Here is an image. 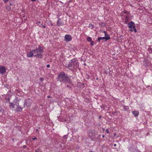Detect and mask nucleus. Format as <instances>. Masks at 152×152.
Segmentation results:
<instances>
[{"instance_id":"a19ab883","label":"nucleus","mask_w":152,"mask_h":152,"mask_svg":"<svg viewBox=\"0 0 152 152\" xmlns=\"http://www.w3.org/2000/svg\"><path fill=\"white\" fill-rule=\"evenodd\" d=\"M84 84L83 83L82 84V86H82L83 87H84Z\"/></svg>"},{"instance_id":"5701e85b","label":"nucleus","mask_w":152,"mask_h":152,"mask_svg":"<svg viewBox=\"0 0 152 152\" xmlns=\"http://www.w3.org/2000/svg\"><path fill=\"white\" fill-rule=\"evenodd\" d=\"M90 42H91L90 44H91V45L93 46L94 45V42L92 40Z\"/></svg>"},{"instance_id":"7c9ffc66","label":"nucleus","mask_w":152,"mask_h":152,"mask_svg":"<svg viewBox=\"0 0 152 152\" xmlns=\"http://www.w3.org/2000/svg\"><path fill=\"white\" fill-rule=\"evenodd\" d=\"M4 2V3H7L8 2V0H3Z\"/></svg>"},{"instance_id":"58836bf2","label":"nucleus","mask_w":152,"mask_h":152,"mask_svg":"<svg viewBox=\"0 0 152 152\" xmlns=\"http://www.w3.org/2000/svg\"><path fill=\"white\" fill-rule=\"evenodd\" d=\"M113 136H115L116 135V133H113Z\"/></svg>"},{"instance_id":"0eeeda50","label":"nucleus","mask_w":152,"mask_h":152,"mask_svg":"<svg viewBox=\"0 0 152 152\" xmlns=\"http://www.w3.org/2000/svg\"><path fill=\"white\" fill-rule=\"evenodd\" d=\"M65 40L67 42L71 41L72 39V37L69 34H66L65 36Z\"/></svg>"},{"instance_id":"49530a36","label":"nucleus","mask_w":152,"mask_h":152,"mask_svg":"<svg viewBox=\"0 0 152 152\" xmlns=\"http://www.w3.org/2000/svg\"><path fill=\"white\" fill-rule=\"evenodd\" d=\"M104 137H105V136H104V135H103L102 136V137L103 138H104Z\"/></svg>"},{"instance_id":"2f4dec72","label":"nucleus","mask_w":152,"mask_h":152,"mask_svg":"<svg viewBox=\"0 0 152 152\" xmlns=\"http://www.w3.org/2000/svg\"><path fill=\"white\" fill-rule=\"evenodd\" d=\"M26 148V145H23V148L24 149Z\"/></svg>"},{"instance_id":"79ce46f5","label":"nucleus","mask_w":152,"mask_h":152,"mask_svg":"<svg viewBox=\"0 0 152 152\" xmlns=\"http://www.w3.org/2000/svg\"><path fill=\"white\" fill-rule=\"evenodd\" d=\"M101 118H102L101 116H99V119Z\"/></svg>"},{"instance_id":"a878e982","label":"nucleus","mask_w":152,"mask_h":152,"mask_svg":"<svg viewBox=\"0 0 152 152\" xmlns=\"http://www.w3.org/2000/svg\"><path fill=\"white\" fill-rule=\"evenodd\" d=\"M59 16V15L58 16V15H57V16L58 17V20L57 21H60L61 20V19L60 18Z\"/></svg>"},{"instance_id":"6e6d98bb","label":"nucleus","mask_w":152,"mask_h":152,"mask_svg":"<svg viewBox=\"0 0 152 152\" xmlns=\"http://www.w3.org/2000/svg\"><path fill=\"white\" fill-rule=\"evenodd\" d=\"M148 134H149V133H147V135Z\"/></svg>"},{"instance_id":"1a4fd4ad","label":"nucleus","mask_w":152,"mask_h":152,"mask_svg":"<svg viewBox=\"0 0 152 152\" xmlns=\"http://www.w3.org/2000/svg\"><path fill=\"white\" fill-rule=\"evenodd\" d=\"M123 15L124 16V23L126 24H127L130 21L129 18L130 16H129V15Z\"/></svg>"},{"instance_id":"20e7f679","label":"nucleus","mask_w":152,"mask_h":152,"mask_svg":"<svg viewBox=\"0 0 152 152\" xmlns=\"http://www.w3.org/2000/svg\"><path fill=\"white\" fill-rule=\"evenodd\" d=\"M32 102L31 99L30 98H28L26 100H25L23 107H29L31 106Z\"/></svg>"},{"instance_id":"a18cd8bd","label":"nucleus","mask_w":152,"mask_h":152,"mask_svg":"<svg viewBox=\"0 0 152 152\" xmlns=\"http://www.w3.org/2000/svg\"><path fill=\"white\" fill-rule=\"evenodd\" d=\"M31 1H36V0H31Z\"/></svg>"},{"instance_id":"052dcab7","label":"nucleus","mask_w":152,"mask_h":152,"mask_svg":"<svg viewBox=\"0 0 152 152\" xmlns=\"http://www.w3.org/2000/svg\"><path fill=\"white\" fill-rule=\"evenodd\" d=\"M96 79H98V78H96Z\"/></svg>"},{"instance_id":"c9c22d12","label":"nucleus","mask_w":152,"mask_h":152,"mask_svg":"<svg viewBox=\"0 0 152 152\" xmlns=\"http://www.w3.org/2000/svg\"><path fill=\"white\" fill-rule=\"evenodd\" d=\"M41 23L40 21H38V22H36V24H39Z\"/></svg>"},{"instance_id":"6ab92c4d","label":"nucleus","mask_w":152,"mask_h":152,"mask_svg":"<svg viewBox=\"0 0 152 152\" xmlns=\"http://www.w3.org/2000/svg\"><path fill=\"white\" fill-rule=\"evenodd\" d=\"M6 9L9 11L11 10V8L10 6V5H7L6 6Z\"/></svg>"},{"instance_id":"72a5a7b5","label":"nucleus","mask_w":152,"mask_h":152,"mask_svg":"<svg viewBox=\"0 0 152 152\" xmlns=\"http://www.w3.org/2000/svg\"><path fill=\"white\" fill-rule=\"evenodd\" d=\"M46 67L47 68H49L50 67V65L49 64L47 65Z\"/></svg>"},{"instance_id":"37998d69","label":"nucleus","mask_w":152,"mask_h":152,"mask_svg":"<svg viewBox=\"0 0 152 152\" xmlns=\"http://www.w3.org/2000/svg\"><path fill=\"white\" fill-rule=\"evenodd\" d=\"M116 144H114V147H115V146H116Z\"/></svg>"},{"instance_id":"7ed1b4c3","label":"nucleus","mask_w":152,"mask_h":152,"mask_svg":"<svg viewBox=\"0 0 152 152\" xmlns=\"http://www.w3.org/2000/svg\"><path fill=\"white\" fill-rule=\"evenodd\" d=\"M68 67H73V68H78L79 67V63L76 58H73L70 60L68 65Z\"/></svg>"},{"instance_id":"ddd939ff","label":"nucleus","mask_w":152,"mask_h":152,"mask_svg":"<svg viewBox=\"0 0 152 152\" xmlns=\"http://www.w3.org/2000/svg\"><path fill=\"white\" fill-rule=\"evenodd\" d=\"M122 14H124V15H129V16L130 15V14L129 12L127 11L126 10H124L122 12Z\"/></svg>"},{"instance_id":"ea45409f","label":"nucleus","mask_w":152,"mask_h":152,"mask_svg":"<svg viewBox=\"0 0 152 152\" xmlns=\"http://www.w3.org/2000/svg\"><path fill=\"white\" fill-rule=\"evenodd\" d=\"M50 96L49 95L48 96L47 98H50Z\"/></svg>"},{"instance_id":"de8ad7c7","label":"nucleus","mask_w":152,"mask_h":152,"mask_svg":"<svg viewBox=\"0 0 152 152\" xmlns=\"http://www.w3.org/2000/svg\"><path fill=\"white\" fill-rule=\"evenodd\" d=\"M8 101L9 102H10V98H8Z\"/></svg>"},{"instance_id":"c85d7f7f","label":"nucleus","mask_w":152,"mask_h":152,"mask_svg":"<svg viewBox=\"0 0 152 152\" xmlns=\"http://www.w3.org/2000/svg\"><path fill=\"white\" fill-rule=\"evenodd\" d=\"M44 78H43L42 77H41L40 78V80L42 82V81H43L44 80Z\"/></svg>"},{"instance_id":"8fccbe9b","label":"nucleus","mask_w":152,"mask_h":152,"mask_svg":"<svg viewBox=\"0 0 152 152\" xmlns=\"http://www.w3.org/2000/svg\"><path fill=\"white\" fill-rule=\"evenodd\" d=\"M11 5H12V4H11V3H10V5H10V6H11Z\"/></svg>"},{"instance_id":"f257e3e1","label":"nucleus","mask_w":152,"mask_h":152,"mask_svg":"<svg viewBox=\"0 0 152 152\" xmlns=\"http://www.w3.org/2000/svg\"><path fill=\"white\" fill-rule=\"evenodd\" d=\"M57 81L61 83H69L70 84L72 83L71 79L64 72H60L57 77Z\"/></svg>"},{"instance_id":"13d9d810","label":"nucleus","mask_w":152,"mask_h":152,"mask_svg":"<svg viewBox=\"0 0 152 152\" xmlns=\"http://www.w3.org/2000/svg\"><path fill=\"white\" fill-rule=\"evenodd\" d=\"M84 65H86V64H84Z\"/></svg>"},{"instance_id":"5fc2aeb1","label":"nucleus","mask_w":152,"mask_h":152,"mask_svg":"<svg viewBox=\"0 0 152 152\" xmlns=\"http://www.w3.org/2000/svg\"><path fill=\"white\" fill-rule=\"evenodd\" d=\"M14 139H12V141H14Z\"/></svg>"},{"instance_id":"4d7b16f0","label":"nucleus","mask_w":152,"mask_h":152,"mask_svg":"<svg viewBox=\"0 0 152 152\" xmlns=\"http://www.w3.org/2000/svg\"><path fill=\"white\" fill-rule=\"evenodd\" d=\"M104 146H102V148H103V147H104Z\"/></svg>"},{"instance_id":"f704fd0d","label":"nucleus","mask_w":152,"mask_h":152,"mask_svg":"<svg viewBox=\"0 0 152 152\" xmlns=\"http://www.w3.org/2000/svg\"><path fill=\"white\" fill-rule=\"evenodd\" d=\"M67 87H69L70 88H71V87H72L70 86V85H67Z\"/></svg>"},{"instance_id":"473e14b6","label":"nucleus","mask_w":152,"mask_h":152,"mask_svg":"<svg viewBox=\"0 0 152 152\" xmlns=\"http://www.w3.org/2000/svg\"><path fill=\"white\" fill-rule=\"evenodd\" d=\"M133 28H130L129 29V30L130 31H133Z\"/></svg>"},{"instance_id":"b1692460","label":"nucleus","mask_w":152,"mask_h":152,"mask_svg":"<svg viewBox=\"0 0 152 152\" xmlns=\"http://www.w3.org/2000/svg\"><path fill=\"white\" fill-rule=\"evenodd\" d=\"M148 50L149 52H151L152 51V48H149L148 49Z\"/></svg>"},{"instance_id":"6e6552de","label":"nucleus","mask_w":152,"mask_h":152,"mask_svg":"<svg viewBox=\"0 0 152 152\" xmlns=\"http://www.w3.org/2000/svg\"><path fill=\"white\" fill-rule=\"evenodd\" d=\"M6 71V69L4 66H0V74H4Z\"/></svg>"},{"instance_id":"c03bdc74","label":"nucleus","mask_w":152,"mask_h":152,"mask_svg":"<svg viewBox=\"0 0 152 152\" xmlns=\"http://www.w3.org/2000/svg\"><path fill=\"white\" fill-rule=\"evenodd\" d=\"M42 27H43V28H45L46 27V26H43V25Z\"/></svg>"},{"instance_id":"412c9836","label":"nucleus","mask_w":152,"mask_h":152,"mask_svg":"<svg viewBox=\"0 0 152 152\" xmlns=\"http://www.w3.org/2000/svg\"><path fill=\"white\" fill-rule=\"evenodd\" d=\"M35 152H42V151L40 149L38 148L35 151Z\"/></svg>"},{"instance_id":"9d476101","label":"nucleus","mask_w":152,"mask_h":152,"mask_svg":"<svg viewBox=\"0 0 152 152\" xmlns=\"http://www.w3.org/2000/svg\"><path fill=\"white\" fill-rule=\"evenodd\" d=\"M134 26H135V24L134 22L132 21H131L128 24V26L129 28H133Z\"/></svg>"},{"instance_id":"f3484780","label":"nucleus","mask_w":152,"mask_h":152,"mask_svg":"<svg viewBox=\"0 0 152 152\" xmlns=\"http://www.w3.org/2000/svg\"><path fill=\"white\" fill-rule=\"evenodd\" d=\"M99 26H101L102 27H105L106 26V24L104 22L99 23Z\"/></svg>"},{"instance_id":"393cba45","label":"nucleus","mask_w":152,"mask_h":152,"mask_svg":"<svg viewBox=\"0 0 152 152\" xmlns=\"http://www.w3.org/2000/svg\"><path fill=\"white\" fill-rule=\"evenodd\" d=\"M133 28V31H134V33H136L137 32V30L135 28V26H134V27Z\"/></svg>"},{"instance_id":"cd10ccee","label":"nucleus","mask_w":152,"mask_h":152,"mask_svg":"<svg viewBox=\"0 0 152 152\" xmlns=\"http://www.w3.org/2000/svg\"><path fill=\"white\" fill-rule=\"evenodd\" d=\"M106 132L108 134L109 133V131L108 129H107L106 130Z\"/></svg>"},{"instance_id":"3c124183","label":"nucleus","mask_w":152,"mask_h":152,"mask_svg":"<svg viewBox=\"0 0 152 152\" xmlns=\"http://www.w3.org/2000/svg\"><path fill=\"white\" fill-rule=\"evenodd\" d=\"M51 26H52L53 25V24L52 23H51Z\"/></svg>"},{"instance_id":"4be33fe9","label":"nucleus","mask_w":152,"mask_h":152,"mask_svg":"<svg viewBox=\"0 0 152 152\" xmlns=\"http://www.w3.org/2000/svg\"><path fill=\"white\" fill-rule=\"evenodd\" d=\"M89 27H91V28H94V25H92L91 23L89 24Z\"/></svg>"},{"instance_id":"f8f14e48","label":"nucleus","mask_w":152,"mask_h":152,"mask_svg":"<svg viewBox=\"0 0 152 152\" xmlns=\"http://www.w3.org/2000/svg\"><path fill=\"white\" fill-rule=\"evenodd\" d=\"M27 57L29 58H31L33 56H34V55L33 54V53L32 52L31 50L29 52L27 53Z\"/></svg>"},{"instance_id":"dca6fc26","label":"nucleus","mask_w":152,"mask_h":152,"mask_svg":"<svg viewBox=\"0 0 152 152\" xmlns=\"http://www.w3.org/2000/svg\"><path fill=\"white\" fill-rule=\"evenodd\" d=\"M10 103V105H9V107L10 108H15V106L11 102H9Z\"/></svg>"},{"instance_id":"f03ea898","label":"nucleus","mask_w":152,"mask_h":152,"mask_svg":"<svg viewBox=\"0 0 152 152\" xmlns=\"http://www.w3.org/2000/svg\"><path fill=\"white\" fill-rule=\"evenodd\" d=\"M34 56L39 58H42L43 57L42 54L44 52V47L40 45H39L38 48H36L35 49L31 50Z\"/></svg>"},{"instance_id":"4c0bfd02","label":"nucleus","mask_w":152,"mask_h":152,"mask_svg":"<svg viewBox=\"0 0 152 152\" xmlns=\"http://www.w3.org/2000/svg\"><path fill=\"white\" fill-rule=\"evenodd\" d=\"M36 133H37V132H39V130H38V129H37L36 130Z\"/></svg>"},{"instance_id":"4468645a","label":"nucleus","mask_w":152,"mask_h":152,"mask_svg":"<svg viewBox=\"0 0 152 152\" xmlns=\"http://www.w3.org/2000/svg\"><path fill=\"white\" fill-rule=\"evenodd\" d=\"M132 113L135 117L138 116L139 114V112L137 111H133Z\"/></svg>"},{"instance_id":"39448f33","label":"nucleus","mask_w":152,"mask_h":152,"mask_svg":"<svg viewBox=\"0 0 152 152\" xmlns=\"http://www.w3.org/2000/svg\"><path fill=\"white\" fill-rule=\"evenodd\" d=\"M17 106V108L15 110L16 112H20L22 111L23 107L20 106L19 103H17L15 104Z\"/></svg>"},{"instance_id":"2eb2a0df","label":"nucleus","mask_w":152,"mask_h":152,"mask_svg":"<svg viewBox=\"0 0 152 152\" xmlns=\"http://www.w3.org/2000/svg\"><path fill=\"white\" fill-rule=\"evenodd\" d=\"M123 109L124 110L128 111L129 110V108L128 106H126L124 105H123Z\"/></svg>"},{"instance_id":"a211bd4d","label":"nucleus","mask_w":152,"mask_h":152,"mask_svg":"<svg viewBox=\"0 0 152 152\" xmlns=\"http://www.w3.org/2000/svg\"><path fill=\"white\" fill-rule=\"evenodd\" d=\"M63 25V23L61 22L60 21H57V26H59L61 25Z\"/></svg>"},{"instance_id":"864d4df0","label":"nucleus","mask_w":152,"mask_h":152,"mask_svg":"<svg viewBox=\"0 0 152 152\" xmlns=\"http://www.w3.org/2000/svg\"><path fill=\"white\" fill-rule=\"evenodd\" d=\"M94 152V151H89V152Z\"/></svg>"},{"instance_id":"aec40b11","label":"nucleus","mask_w":152,"mask_h":152,"mask_svg":"<svg viewBox=\"0 0 152 152\" xmlns=\"http://www.w3.org/2000/svg\"><path fill=\"white\" fill-rule=\"evenodd\" d=\"M87 40L89 42H90L92 40L91 38L90 37H88L87 39Z\"/></svg>"},{"instance_id":"bb28decb","label":"nucleus","mask_w":152,"mask_h":152,"mask_svg":"<svg viewBox=\"0 0 152 152\" xmlns=\"http://www.w3.org/2000/svg\"><path fill=\"white\" fill-rule=\"evenodd\" d=\"M104 32L105 33V37H107V36H109L107 34L106 32L105 31H104Z\"/></svg>"},{"instance_id":"bf43d9fd","label":"nucleus","mask_w":152,"mask_h":152,"mask_svg":"<svg viewBox=\"0 0 152 152\" xmlns=\"http://www.w3.org/2000/svg\"><path fill=\"white\" fill-rule=\"evenodd\" d=\"M38 128V129H40V127H39Z\"/></svg>"},{"instance_id":"603ef678","label":"nucleus","mask_w":152,"mask_h":152,"mask_svg":"<svg viewBox=\"0 0 152 152\" xmlns=\"http://www.w3.org/2000/svg\"><path fill=\"white\" fill-rule=\"evenodd\" d=\"M1 111H2V112H4V110H1Z\"/></svg>"},{"instance_id":"423d86ee","label":"nucleus","mask_w":152,"mask_h":152,"mask_svg":"<svg viewBox=\"0 0 152 152\" xmlns=\"http://www.w3.org/2000/svg\"><path fill=\"white\" fill-rule=\"evenodd\" d=\"M110 39V37L109 36H107V37H98V41L99 42H100L101 40H104L105 41H106L107 40H109Z\"/></svg>"},{"instance_id":"e433bc0d","label":"nucleus","mask_w":152,"mask_h":152,"mask_svg":"<svg viewBox=\"0 0 152 152\" xmlns=\"http://www.w3.org/2000/svg\"><path fill=\"white\" fill-rule=\"evenodd\" d=\"M39 26L40 27H42L43 26V25H42V24H41V25H39Z\"/></svg>"},{"instance_id":"c756f323","label":"nucleus","mask_w":152,"mask_h":152,"mask_svg":"<svg viewBox=\"0 0 152 152\" xmlns=\"http://www.w3.org/2000/svg\"><path fill=\"white\" fill-rule=\"evenodd\" d=\"M37 139V138L36 137H33V138H32L33 140H36Z\"/></svg>"},{"instance_id":"09e8293b","label":"nucleus","mask_w":152,"mask_h":152,"mask_svg":"<svg viewBox=\"0 0 152 152\" xmlns=\"http://www.w3.org/2000/svg\"><path fill=\"white\" fill-rule=\"evenodd\" d=\"M102 130H103V131H104V130H105L104 129V128H103V129H102Z\"/></svg>"},{"instance_id":"9b49d317","label":"nucleus","mask_w":152,"mask_h":152,"mask_svg":"<svg viewBox=\"0 0 152 152\" xmlns=\"http://www.w3.org/2000/svg\"><path fill=\"white\" fill-rule=\"evenodd\" d=\"M149 61L147 58H145L143 61V65L146 66L148 65Z\"/></svg>"}]
</instances>
